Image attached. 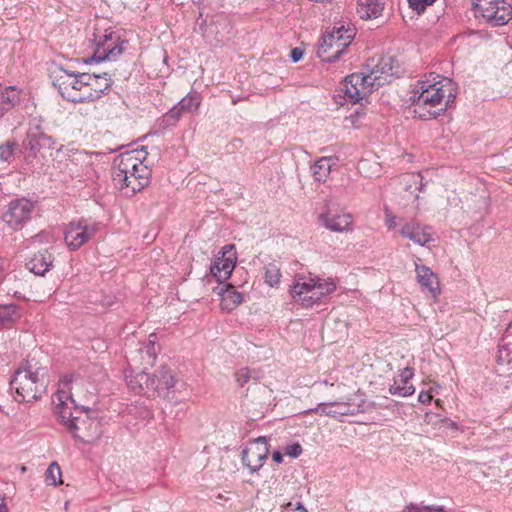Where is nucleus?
Segmentation results:
<instances>
[{"mask_svg":"<svg viewBox=\"0 0 512 512\" xmlns=\"http://www.w3.org/2000/svg\"><path fill=\"white\" fill-rule=\"evenodd\" d=\"M456 84L441 75L420 80L412 91L410 100L414 113L422 120L435 119L455 102Z\"/></svg>","mask_w":512,"mask_h":512,"instance_id":"1","label":"nucleus"},{"mask_svg":"<svg viewBox=\"0 0 512 512\" xmlns=\"http://www.w3.org/2000/svg\"><path fill=\"white\" fill-rule=\"evenodd\" d=\"M48 370L35 356L22 361L10 381L15 390L17 401L34 402L42 398L47 391Z\"/></svg>","mask_w":512,"mask_h":512,"instance_id":"2","label":"nucleus"},{"mask_svg":"<svg viewBox=\"0 0 512 512\" xmlns=\"http://www.w3.org/2000/svg\"><path fill=\"white\" fill-rule=\"evenodd\" d=\"M60 422L73 437L85 444L96 443L103 434L102 423L96 410L87 405H81L74 410H56Z\"/></svg>","mask_w":512,"mask_h":512,"instance_id":"3","label":"nucleus"},{"mask_svg":"<svg viewBox=\"0 0 512 512\" xmlns=\"http://www.w3.org/2000/svg\"><path fill=\"white\" fill-rule=\"evenodd\" d=\"M96 399V387L87 378L78 374L65 375L53 396L54 412L64 410L65 407L74 410L81 405L95 403Z\"/></svg>","mask_w":512,"mask_h":512,"instance_id":"4","label":"nucleus"},{"mask_svg":"<svg viewBox=\"0 0 512 512\" xmlns=\"http://www.w3.org/2000/svg\"><path fill=\"white\" fill-rule=\"evenodd\" d=\"M336 290V284L332 280H324L318 276L305 280L300 277L290 288V295L303 307L309 308L320 303L325 297Z\"/></svg>","mask_w":512,"mask_h":512,"instance_id":"5","label":"nucleus"},{"mask_svg":"<svg viewBox=\"0 0 512 512\" xmlns=\"http://www.w3.org/2000/svg\"><path fill=\"white\" fill-rule=\"evenodd\" d=\"M356 35L355 28L340 25L321 37L317 56L324 62L332 63L340 59Z\"/></svg>","mask_w":512,"mask_h":512,"instance_id":"6","label":"nucleus"},{"mask_svg":"<svg viewBox=\"0 0 512 512\" xmlns=\"http://www.w3.org/2000/svg\"><path fill=\"white\" fill-rule=\"evenodd\" d=\"M49 76L53 86L64 99L72 103H82V100L78 99L85 90V80H89L87 73L74 72L53 64Z\"/></svg>","mask_w":512,"mask_h":512,"instance_id":"7","label":"nucleus"},{"mask_svg":"<svg viewBox=\"0 0 512 512\" xmlns=\"http://www.w3.org/2000/svg\"><path fill=\"white\" fill-rule=\"evenodd\" d=\"M476 17H482L491 26H503L512 18V7L506 0H473Z\"/></svg>","mask_w":512,"mask_h":512,"instance_id":"8","label":"nucleus"},{"mask_svg":"<svg viewBox=\"0 0 512 512\" xmlns=\"http://www.w3.org/2000/svg\"><path fill=\"white\" fill-rule=\"evenodd\" d=\"M372 74L352 73L346 76L340 86V92L344 94L345 100L356 104L367 97L373 91L376 80Z\"/></svg>","mask_w":512,"mask_h":512,"instance_id":"9","label":"nucleus"},{"mask_svg":"<svg viewBox=\"0 0 512 512\" xmlns=\"http://www.w3.org/2000/svg\"><path fill=\"white\" fill-rule=\"evenodd\" d=\"M127 40H121L114 33L104 35V40L97 45L94 54L83 61L85 64L101 62L104 60H116L128 47Z\"/></svg>","mask_w":512,"mask_h":512,"instance_id":"10","label":"nucleus"},{"mask_svg":"<svg viewBox=\"0 0 512 512\" xmlns=\"http://www.w3.org/2000/svg\"><path fill=\"white\" fill-rule=\"evenodd\" d=\"M269 454L267 438L260 436L249 443L241 453L242 464L246 466L250 473L259 471Z\"/></svg>","mask_w":512,"mask_h":512,"instance_id":"11","label":"nucleus"},{"mask_svg":"<svg viewBox=\"0 0 512 512\" xmlns=\"http://www.w3.org/2000/svg\"><path fill=\"white\" fill-rule=\"evenodd\" d=\"M202 97L197 91L189 92L175 106H173L163 117L166 125H175L184 113L195 114L201 105Z\"/></svg>","mask_w":512,"mask_h":512,"instance_id":"12","label":"nucleus"},{"mask_svg":"<svg viewBox=\"0 0 512 512\" xmlns=\"http://www.w3.org/2000/svg\"><path fill=\"white\" fill-rule=\"evenodd\" d=\"M87 77L89 80H85L87 82L85 83V90L82 93V97L78 99L82 100V103L92 102L101 98L112 86L111 75L107 72L102 74L87 73Z\"/></svg>","mask_w":512,"mask_h":512,"instance_id":"13","label":"nucleus"},{"mask_svg":"<svg viewBox=\"0 0 512 512\" xmlns=\"http://www.w3.org/2000/svg\"><path fill=\"white\" fill-rule=\"evenodd\" d=\"M35 208V202L20 198L15 199L9 203L8 210L3 215V220L6 224H21L31 220L32 213Z\"/></svg>","mask_w":512,"mask_h":512,"instance_id":"14","label":"nucleus"},{"mask_svg":"<svg viewBox=\"0 0 512 512\" xmlns=\"http://www.w3.org/2000/svg\"><path fill=\"white\" fill-rule=\"evenodd\" d=\"M26 141V147L33 155H36L42 149H56L57 154H60L64 152L65 148L64 145L56 147V140L41 131L38 126L28 130Z\"/></svg>","mask_w":512,"mask_h":512,"instance_id":"15","label":"nucleus"},{"mask_svg":"<svg viewBox=\"0 0 512 512\" xmlns=\"http://www.w3.org/2000/svg\"><path fill=\"white\" fill-rule=\"evenodd\" d=\"M96 230V226H66L63 231L65 243L71 251H75L93 237Z\"/></svg>","mask_w":512,"mask_h":512,"instance_id":"16","label":"nucleus"},{"mask_svg":"<svg viewBox=\"0 0 512 512\" xmlns=\"http://www.w3.org/2000/svg\"><path fill=\"white\" fill-rule=\"evenodd\" d=\"M415 271L417 281L424 292L430 293L434 298L440 294V284L438 276L432 269L425 265L415 262Z\"/></svg>","mask_w":512,"mask_h":512,"instance_id":"17","label":"nucleus"},{"mask_svg":"<svg viewBox=\"0 0 512 512\" xmlns=\"http://www.w3.org/2000/svg\"><path fill=\"white\" fill-rule=\"evenodd\" d=\"M353 216L334 204H327L318 214L319 224H352Z\"/></svg>","mask_w":512,"mask_h":512,"instance_id":"18","label":"nucleus"},{"mask_svg":"<svg viewBox=\"0 0 512 512\" xmlns=\"http://www.w3.org/2000/svg\"><path fill=\"white\" fill-rule=\"evenodd\" d=\"M126 382L128 387L136 394H144L151 397L152 386H156L155 377H151L145 370L135 375L133 373L126 374Z\"/></svg>","mask_w":512,"mask_h":512,"instance_id":"19","label":"nucleus"},{"mask_svg":"<svg viewBox=\"0 0 512 512\" xmlns=\"http://www.w3.org/2000/svg\"><path fill=\"white\" fill-rule=\"evenodd\" d=\"M125 174L120 173H112V180L114 186L120 190L126 197H132L137 192L141 191L146 184H144L140 179H138L135 174L124 177Z\"/></svg>","mask_w":512,"mask_h":512,"instance_id":"20","label":"nucleus"},{"mask_svg":"<svg viewBox=\"0 0 512 512\" xmlns=\"http://www.w3.org/2000/svg\"><path fill=\"white\" fill-rule=\"evenodd\" d=\"M54 256L48 250L38 251L27 262L26 268L38 276H44L53 267Z\"/></svg>","mask_w":512,"mask_h":512,"instance_id":"21","label":"nucleus"},{"mask_svg":"<svg viewBox=\"0 0 512 512\" xmlns=\"http://www.w3.org/2000/svg\"><path fill=\"white\" fill-rule=\"evenodd\" d=\"M350 407V399L342 398L339 401L320 403L317 408L310 411L320 415L336 417L337 415H353L354 410H351Z\"/></svg>","mask_w":512,"mask_h":512,"instance_id":"22","label":"nucleus"},{"mask_svg":"<svg viewBox=\"0 0 512 512\" xmlns=\"http://www.w3.org/2000/svg\"><path fill=\"white\" fill-rule=\"evenodd\" d=\"M236 256L230 254L227 257H218L211 265V274L216 280L222 284L232 274L236 265Z\"/></svg>","mask_w":512,"mask_h":512,"instance_id":"23","label":"nucleus"},{"mask_svg":"<svg viewBox=\"0 0 512 512\" xmlns=\"http://www.w3.org/2000/svg\"><path fill=\"white\" fill-rule=\"evenodd\" d=\"M151 377H155L156 382V386H152L151 396H165L175 386L174 376L166 366H162Z\"/></svg>","mask_w":512,"mask_h":512,"instance_id":"24","label":"nucleus"},{"mask_svg":"<svg viewBox=\"0 0 512 512\" xmlns=\"http://www.w3.org/2000/svg\"><path fill=\"white\" fill-rule=\"evenodd\" d=\"M217 289V293L221 297V307L223 310L232 311L243 302V294L238 292L233 285L223 284Z\"/></svg>","mask_w":512,"mask_h":512,"instance_id":"25","label":"nucleus"},{"mask_svg":"<svg viewBox=\"0 0 512 512\" xmlns=\"http://www.w3.org/2000/svg\"><path fill=\"white\" fill-rule=\"evenodd\" d=\"M140 164L139 158H133L132 154H120L113 161V171L112 173H120L125 174V178L127 174L133 175L136 173V166Z\"/></svg>","mask_w":512,"mask_h":512,"instance_id":"26","label":"nucleus"},{"mask_svg":"<svg viewBox=\"0 0 512 512\" xmlns=\"http://www.w3.org/2000/svg\"><path fill=\"white\" fill-rule=\"evenodd\" d=\"M384 9V5L380 0H358L357 13L362 19L378 18Z\"/></svg>","mask_w":512,"mask_h":512,"instance_id":"27","label":"nucleus"},{"mask_svg":"<svg viewBox=\"0 0 512 512\" xmlns=\"http://www.w3.org/2000/svg\"><path fill=\"white\" fill-rule=\"evenodd\" d=\"M400 234L421 246L432 240L430 233L422 229V226H402Z\"/></svg>","mask_w":512,"mask_h":512,"instance_id":"28","label":"nucleus"},{"mask_svg":"<svg viewBox=\"0 0 512 512\" xmlns=\"http://www.w3.org/2000/svg\"><path fill=\"white\" fill-rule=\"evenodd\" d=\"M331 167L332 163L330 158L322 157L315 161L311 166V172L314 180L320 183L325 182L331 173Z\"/></svg>","mask_w":512,"mask_h":512,"instance_id":"29","label":"nucleus"},{"mask_svg":"<svg viewBox=\"0 0 512 512\" xmlns=\"http://www.w3.org/2000/svg\"><path fill=\"white\" fill-rule=\"evenodd\" d=\"M18 101L19 97L14 86L0 90V117L10 110Z\"/></svg>","mask_w":512,"mask_h":512,"instance_id":"30","label":"nucleus"},{"mask_svg":"<svg viewBox=\"0 0 512 512\" xmlns=\"http://www.w3.org/2000/svg\"><path fill=\"white\" fill-rule=\"evenodd\" d=\"M19 317L20 316L16 305L0 304V327H7L12 325Z\"/></svg>","mask_w":512,"mask_h":512,"instance_id":"31","label":"nucleus"},{"mask_svg":"<svg viewBox=\"0 0 512 512\" xmlns=\"http://www.w3.org/2000/svg\"><path fill=\"white\" fill-rule=\"evenodd\" d=\"M151 337L155 336L150 335L148 343L138 350V353L142 359V364L144 365V369H146L147 366H153L157 357L155 351V340H152Z\"/></svg>","mask_w":512,"mask_h":512,"instance_id":"32","label":"nucleus"},{"mask_svg":"<svg viewBox=\"0 0 512 512\" xmlns=\"http://www.w3.org/2000/svg\"><path fill=\"white\" fill-rule=\"evenodd\" d=\"M410 180L406 183V192H409V197L413 199V203L419 200L418 195H414L415 191L422 192L425 184H423V177L420 173L412 174L409 176Z\"/></svg>","mask_w":512,"mask_h":512,"instance_id":"33","label":"nucleus"},{"mask_svg":"<svg viewBox=\"0 0 512 512\" xmlns=\"http://www.w3.org/2000/svg\"><path fill=\"white\" fill-rule=\"evenodd\" d=\"M265 283L269 286L274 287L280 282L281 268L277 262H271L265 266Z\"/></svg>","mask_w":512,"mask_h":512,"instance_id":"34","label":"nucleus"},{"mask_svg":"<svg viewBox=\"0 0 512 512\" xmlns=\"http://www.w3.org/2000/svg\"><path fill=\"white\" fill-rule=\"evenodd\" d=\"M45 482L48 485L56 486L62 482L61 469L57 462H52L45 472Z\"/></svg>","mask_w":512,"mask_h":512,"instance_id":"35","label":"nucleus"},{"mask_svg":"<svg viewBox=\"0 0 512 512\" xmlns=\"http://www.w3.org/2000/svg\"><path fill=\"white\" fill-rule=\"evenodd\" d=\"M404 512H445V510L443 506L410 503L405 507Z\"/></svg>","mask_w":512,"mask_h":512,"instance_id":"36","label":"nucleus"},{"mask_svg":"<svg viewBox=\"0 0 512 512\" xmlns=\"http://www.w3.org/2000/svg\"><path fill=\"white\" fill-rule=\"evenodd\" d=\"M389 392L392 395L407 397L415 392V388L413 385H406V383L398 384L397 381H395L394 384L390 386Z\"/></svg>","mask_w":512,"mask_h":512,"instance_id":"37","label":"nucleus"},{"mask_svg":"<svg viewBox=\"0 0 512 512\" xmlns=\"http://www.w3.org/2000/svg\"><path fill=\"white\" fill-rule=\"evenodd\" d=\"M16 147V142L10 141H7L5 144L0 145V161L9 163L14 156V151Z\"/></svg>","mask_w":512,"mask_h":512,"instance_id":"38","label":"nucleus"},{"mask_svg":"<svg viewBox=\"0 0 512 512\" xmlns=\"http://www.w3.org/2000/svg\"><path fill=\"white\" fill-rule=\"evenodd\" d=\"M436 0H408L410 8L418 15L422 14L427 6L433 5Z\"/></svg>","mask_w":512,"mask_h":512,"instance_id":"39","label":"nucleus"},{"mask_svg":"<svg viewBox=\"0 0 512 512\" xmlns=\"http://www.w3.org/2000/svg\"><path fill=\"white\" fill-rule=\"evenodd\" d=\"M135 169V176H137L138 179H140L147 186L149 184V177L151 173L150 169L143 163L138 164Z\"/></svg>","mask_w":512,"mask_h":512,"instance_id":"40","label":"nucleus"},{"mask_svg":"<svg viewBox=\"0 0 512 512\" xmlns=\"http://www.w3.org/2000/svg\"><path fill=\"white\" fill-rule=\"evenodd\" d=\"M236 381L239 386H244L250 378H251V371L248 368H241L238 370L235 374Z\"/></svg>","mask_w":512,"mask_h":512,"instance_id":"41","label":"nucleus"},{"mask_svg":"<svg viewBox=\"0 0 512 512\" xmlns=\"http://www.w3.org/2000/svg\"><path fill=\"white\" fill-rule=\"evenodd\" d=\"M284 452L286 455L290 457L297 458L302 454L303 449L299 443H293L291 445L286 446Z\"/></svg>","mask_w":512,"mask_h":512,"instance_id":"42","label":"nucleus"},{"mask_svg":"<svg viewBox=\"0 0 512 512\" xmlns=\"http://www.w3.org/2000/svg\"><path fill=\"white\" fill-rule=\"evenodd\" d=\"M123 154H132L133 158H139L140 163H143L147 158L148 152L145 146H141V148L126 151Z\"/></svg>","mask_w":512,"mask_h":512,"instance_id":"43","label":"nucleus"},{"mask_svg":"<svg viewBox=\"0 0 512 512\" xmlns=\"http://www.w3.org/2000/svg\"><path fill=\"white\" fill-rule=\"evenodd\" d=\"M413 375H414V373H413L412 368H409V367L404 368L400 374L401 383H406V385H410L409 380L413 377Z\"/></svg>","mask_w":512,"mask_h":512,"instance_id":"44","label":"nucleus"},{"mask_svg":"<svg viewBox=\"0 0 512 512\" xmlns=\"http://www.w3.org/2000/svg\"><path fill=\"white\" fill-rule=\"evenodd\" d=\"M304 56V50L300 47H295L290 52V58L293 63L300 61Z\"/></svg>","mask_w":512,"mask_h":512,"instance_id":"45","label":"nucleus"},{"mask_svg":"<svg viewBox=\"0 0 512 512\" xmlns=\"http://www.w3.org/2000/svg\"><path fill=\"white\" fill-rule=\"evenodd\" d=\"M221 217H222V214L219 211H211V212H207V215L205 217H203V219L201 221H202V224H205L206 222H209V221H219Z\"/></svg>","mask_w":512,"mask_h":512,"instance_id":"46","label":"nucleus"},{"mask_svg":"<svg viewBox=\"0 0 512 512\" xmlns=\"http://www.w3.org/2000/svg\"><path fill=\"white\" fill-rule=\"evenodd\" d=\"M234 249H235V247H234V245H233V244L225 245V246L222 248V250H221L220 254H221V256H222V257H227V256H229L230 254H232V255H235V256H236V253H235Z\"/></svg>","mask_w":512,"mask_h":512,"instance_id":"47","label":"nucleus"},{"mask_svg":"<svg viewBox=\"0 0 512 512\" xmlns=\"http://www.w3.org/2000/svg\"><path fill=\"white\" fill-rule=\"evenodd\" d=\"M432 395L429 392L421 391L418 395V401L422 404L430 403Z\"/></svg>","mask_w":512,"mask_h":512,"instance_id":"48","label":"nucleus"},{"mask_svg":"<svg viewBox=\"0 0 512 512\" xmlns=\"http://www.w3.org/2000/svg\"><path fill=\"white\" fill-rule=\"evenodd\" d=\"M285 507L286 509H293L294 512H308L300 502L296 504L295 508H293V504L291 502L287 503Z\"/></svg>","mask_w":512,"mask_h":512,"instance_id":"49","label":"nucleus"},{"mask_svg":"<svg viewBox=\"0 0 512 512\" xmlns=\"http://www.w3.org/2000/svg\"><path fill=\"white\" fill-rule=\"evenodd\" d=\"M272 459L274 462L280 464L283 461V455L280 451H274L272 454Z\"/></svg>","mask_w":512,"mask_h":512,"instance_id":"50","label":"nucleus"},{"mask_svg":"<svg viewBox=\"0 0 512 512\" xmlns=\"http://www.w3.org/2000/svg\"><path fill=\"white\" fill-rule=\"evenodd\" d=\"M328 228H330L332 231H336V232H347L349 231V226H327Z\"/></svg>","mask_w":512,"mask_h":512,"instance_id":"51","label":"nucleus"},{"mask_svg":"<svg viewBox=\"0 0 512 512\" xmlns=\"http://www.w3.org/2000/svg\"><path fill=\"white\" fill-rule=\"evenodd\" d=\"M0 512H7L6 504L4 503V500L0 497Z\"/></svg>","mask_w":512,"mask_h":512,"instance_id":"52","label":"nucleus"},{"mask_svg":"<svg viewBox=\"0 0 512 512\" xmlns=\"http://www.w3.org/2000/svg\"><path fill=\"white\" fill-rule=\"evenodd\" d=\"M364 114L363 111H360L359 109H356L353 114H351V118L356 117L357 119Z\"/></svg>","mask_w":512,"mask_h":512,"instance_id":"53","label":"nucleus"},{"mask_svg":"<svg viewBox=\"0 0 512 512\" xmlns=\"http://www.w3.org/2000/svg\"><path fill=\"white\" fill-rule=\"evenodd\" d=\"M156 236V233H154L151 237L149 236V234L147 233L144 238L147 239V243H150Z\"/></svg>","mask_w":512,"mask_h":512,"instance_id":"54","label":"nucleus"},{"mask_svg":"<svg viewBox=\"0 0 512 512\" xmlns=\"http://www.w3.org/2000/svg\"><path fill=\"white\" fill-rule=\"evenodd\" d=\"M509 326H512V321L510 322Z\"/></svg>","mask_w":512,"mask_h":512,"instance_id":"55","label":"nucleus"}]
</instances>
